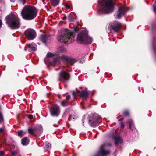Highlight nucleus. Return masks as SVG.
<instances>
[{
  "label": "nucleus",
  "instance_id": "46",
  "mask_svg": "<svg viewBox=\"0 0 156 156\" xmlns=\"http://www.w3.org/2000/svg\"><path fill=\"white\" fill-rule=\"evenodd\" d=\"M23 100H24V101H26V99L25 98H24V99H23Z\"/></svg>",
  "mask_w": 156,
  "mask_h": 156
},
{
  "label": "nucleus",
  "instance_id": "34",
  "mask_svg": "<svg viewBox=\"0 0 156 156\" xmlns=\"http://www.w3.org/2000/svg\"><path fill=\"white\" fill-rule=\"evenodd\" d=\"M4 132V129L2 128H0V133H2Z\"/></svg>",
  "mask_w": 156,
  "mask_h": 156
},
{
  "label": "nucleus",
  "instance_id": "52",
  "mask_svg": "<svg viewBox=\"0 0 156 156\" xmlns=\"http://www.w3.org/2000/svg\"><path fill=\"white\" fill-rule=\"evenodd\" d=\"M12 103H14V102H12Z\"/></svg>",
  "mask_w": 156,
  "mask_h": 156
},
{
  "label": "nucleus",
  "instance_id": "15",
  "mask_svg": "<svg viewBox=\"0 0 156 156\" xmlns=\"http://www.w3.org/2000/svg\"><path fill=\"white\" fill-rule=\"evenodd\" d=\"M28 49V51L30 52L34 51L37 50V45L34 43H32L28 45L27 47L25 48L24 50L26 51L27 49Z\"/></svg>",
  "mask_w": 156,
  "mask_h": 156
},
{
  "label": "nucleus",
  "instance_id": "39",
  "mask_svg": "<svg viewBox=\"0 0 156 156\" xmlns=\"http://www.w3.org/2000/svg\"><path fill=\"white\" fill-rule=\"evenodd\" d=\"M87 98H83V101H86L87 100Z\"/></svg>",
  "mask_w": 156,
  "mask_h": 156
},
{
  "label": "nucleus",
  "instance_id": "47",
  "mask_svg": "<svg viewBox=\"0 0 156 156\" xmlns=\"http://www.w3.org/2000/svg\"><path fill=\"white\" fill-rule=\"evenodd\" d=\"M82 121L83 122V123H84V122H83L84 121V119H82Z\"/></svg>",
  "mask_w": 156,
  "mask_h": 156
},
{
  "label": "nucleus",
  "instance_id": "27",
  "mask_svg": "<svg viewBox=\"0 0 156 156\" xmlns=\"http://www.w3.org/2000/svg\"><path fill=\"white\" fill-rule=\"evenodd\" d=\"M153 10L154 11V12L156 14V1L155 2V4L154 5H153Z\"/></svg>",
  "mask_w": 156,
  "mask_h": 156
},
{
  "label": "nucleus",
  "instance_id": "48",
  "mask_svg": "<svg viewBox=\"0 0 156 156\" xmlns=\"http://www.w3.org/2000/svg\"><path fill=\"white\" fill-rule=\"evenodd\" d=\"M10 101L11 102H12V99H10Z\"/></svg>",
  "mask_w": 156,
  "mask_h": 156
},
{
  "label": "nucleus",
  "instance_id": "8",
  "mask_svg": "<svg viewBox=\"0 0 156 156\" xmlns=\"http://www.w3.org/2000/svg\"><path fill=\"white\" fill-rule=\"evenodd\" d=\"M28 131L30 134L36 136L42 133L43 128L41 126H38L34 128L29 127L28 129Z\"/></svg>",
  "mask_w": 156,
  "mask_h": 156
},
{
  "label": "nucleus",
  "instance_id": "40",
  "mask_svg": "<svg viewBox=\"0 0 156 156\" xmlns=\"http://www.w3.org/2000/svg\"><path fill=\"white\" fill-rule=\"evenodd\" d=\"M65 51V49H63V50H61V52L62 53V52H64Z\"/></svg>",
  "mask_w": 156,
  "mask_h": 156
},
{
  "label": "nucleus",
  "instance_id": "36",
  "mask_svg": "<svg viewBox=\"0 0 156 156\" xmlns=\"http://www.w3.org/2000/svg\"><path fill=\"white\" fill-rule=\"evenodd\" d=\"M72 94H73V97H75L76 96V94L74 91H73L72 92Z\"/></svg>",
  "mask_w": 156,
  "mask_h": 156
},
{
  "label": "nucleus",
  "instance_id": "21",
  "mask_svg": "<svg viewBox=\"0 0 156 156\" xmlns=\"http://www.w3.org/2000/svg\"><path fill=\"white\" fill-rule=\"evenodd\" d=\"M2 108L0 105V124L4 122V118L3 115L2 113Z\"/></svg>",
  "mask_w": 156,
  "mask_h": 156
},
{
  "label": "nucleus",
  "instance_id": "16",
  "mask_svg": "<svg viewBox=\"0 0 156 156\" xmlns=\"http://www.w3.org/2000/svg\"><path fill=\"white\" fill-rule=\"evenodd\" d=\"M113 139L115 140V146H117L119 144H122L123 143V139L120 136H114Z\"/></svg>",
  "mask_w": 156,
  "mask_h": 156
},
{
  "label": "nucleus",
  "instance_id": "22",
  "mask_svg": "<svg viewBox=\"0 0 156 156\" xmlns=\"http://www.w3.org/2000/svg\"><path fill=\"white\" fill-rule=\"evenodd\" d=\"M59 1V0H51V2L52 5L55 7L58 4Z\"/></svg>",
  "mask_w": 156,
  "mask_h": 156
},
{
  "label": "nucleus",
  "instance_id": "19",
  "mask_svg": "<svg viewBox=\"0 0 156 156\" xmlns=\"http://www.w3.org/2000/svg\"><path fill=\"white\" fill-rule=\"evenodd\" d=\"M89 92L87 90L82 91L80 93V95L82 97H87L88 96Z\"/></svg>",
  "mask_w": 156,
  "mask_h": 156
},
{
  "label": "nucleus",
  "instance_id": "41",
  "mask_svg": "<svg viewBox=\"0 0 156 156\" xmlns=\"http://www.w3.org/2000/svg\"><path fill=\"white\" fill-rule=\"evenodd\" d=\"M66 19V17H64L63 18V20H65Z\"/></svg>",
  "mask_w": 156,
  "mask_h": 156
},
{
  "label": "nucleus",
  "instance_id": "4",
  "mask_svg": "<svg viewBox=\"0 0 156 156\" xmlns=\"http://www.w3.org/2000/svg\"><path fill=\"white\" fill-rule=\"evenodd\" d=\"M6 23L12 29L19 28L20 25V20L12 15H10L6 17Z\"/></svg>",
  "mask_w": 156,
  "mask_h": 156
},
{
  "label": "nucleus",
  "instance_id": "25",
  "mask_svg": "<svg viewBox=\"0 0 156 156\" xmlns=\"http://www.w3.org/2000/svg\"><path fill=\"white\" fill-rule=\"evenodd\" d=\"M51 147V145L49 143H48L45 147V148L47 149H50Z\"/></svg>",
  "mask_w": 156,
  "mask_h": 156
},
{
  "label": "nucleus",
  "instance_id": "28",
  "mask_svg": "<svg viewBox=\"0 0 156 156\" xmlns=\"http://www.w3.org/2000/svg\"><path fill=\"white\" fill-rule=\"evenodd\" d=\"M5 154V153L4 151H0V156H4Z\"/></svg>",
  "mask_w": 156,
  "mask_h": 156
},
{
  "label": "nucleus",
  "instance_id": "23",
  "mask_svg": "<svg viewBox=\"0 0 156 156\" xmlns=\"http://www.w3.org/2000/svg\"><path fill=\"white\" fill-rule=\"evenodd\" d=\"M122 115L124 117L128 116L129 115V111L127 110H124L123 112Z\"/></svg>",
  "mask_w": 156,
  "mask_h": 156
},
{
  "label": "nucleus",
  "instance_id": "43",
  "mask_svg": "<svg viewBox=\"0 0 156 156\" xmlns=\"http://www.w3.org/2000/svg\"><path fill=\"white\" fill-rule=\"evenodd\" d=\"M2 133H3L4 135H5V134H6V132H5L4 131V132Z\"/></svg>",
  "mask_w": 156,
  "mask_h": 156
},
{
  "label": "nucleus",
  "instance_id": "5",
  "mask_svg": "<svg viewBox=\"0 0 156 156\" xmlns=\"http://www.w3.org/2000/svg\"><path fill=\"white\" fill-rule=\"evenodd\" d=\"M56 57L57 58H54L53 60L50 62L51 65H54L59 63V60L60 59H61L65 62L69 63L72 64L75 62L76 61L75 58H69L63 55H62L61 56H60L59 55H56Z\"/></svg>",
  "mask_w": 156,
  "mask_h": 156
},
{
  "label": "nucleus",
  "instance_id": "37",
  "mask_svg": "<svg viewBox=\"0 0 156 156\" xmlns=\"http://www.w3.org/2000/svg\"><path fill=\"white\" fill-rule=\"evenodd\" d=\"M2 23L1 20H0V28H1L2 25Z\"/></svg>",
  "mask_w": 156,
  "mask_h": 156
},
{
  "label": "nucleus",
  "instance_id": "26",
  "mask_svg": "<svg viewBox=\"0 0 156 156\" xmlns=\"http://www.w3.org/2000/svg\"><path fill=\"white\" fill-rule=\"evenodd\" d=\"M54 56V54L51 53H47V56L48 57H53Z\"/></svg>",
  "mask_w": 156,
  "mask_h": 156
},
{
  "label": "nucleus",
  "instance_id": "50",
  "mask_svg": "<svg viewBox=\"0 0 156 156\" xmlns=\"http://www.w3.org/2000/svg\"><path fill=\"white\" fill-rule=\"evenodd\" d=\"M94 137L96 138V135L94 136Z\"/></svg>",
  "mask_w": 156,
  "mask_h": 156
},
{
  "label": "nucleus",
  "instance_id": "44",
  "mask_svg": "<svg viewBox=\"0 0 156 156\" xmlns=\"http://www.w3.org/2000/svg\"><path fill=\"white\" fill-rule=\"evenodd\" d=\"M2 147V144H1L0 145V149Z\"/></svg>",
  "mask_w": 156,
  "mask_h": 156
},
{
  "label": "nucleus",
  "instance_id": "3",
  "mask_svg": "<svg viewBox=\"0 0 156 156\" xmlns=\"http://www.w3.org/2000/svg\"><path fill=\"white\" fill-rule=\"evenodd\" d=\"M74 35L73 33L69 30H63L62 34L58 37V39L61 42L65 43H70L74 39Z\"/></svg>",
  "mask_w": 156,
  "mask_h": 156
},
{
  "label": "nucleus",
  "instance_id": "11",
  "mask_svg": "<svg viewBox=\"0 0 156 156\" xmlns=\"http://www.w3.org/2000/svg\"><path fill=\"white\" fill-rule=\"evenodd\" d=\"M69 73L66 72L62 71L60 73L58 80L63 83H65L69 80Z\"/></svg>",
  "mask_w": 156,
  "mask_h": 156
},
{
  "label": "nucleus",
  "instance_id": "2",
  "mask_svg": "<svg viewBox=\"0 0 156 156\" xmlns=\"http://www.w3.org/2000/svg\"><path fill=\"white\" fill-rule=\"evenodd\" d=\"M21 15L25 20H31L36 16L37 12L35 8L30 5L25 6L21 12Z\"/></svg>",
  "mask_w": 156,
  "mask_h": 156
},
{
  "label": "nucleus",
  "instance_id": "20",
  "mask_svg": "<svg viewBox=\"0 0 156 156\" xmlns=\"http://www.w3.org/2000/svg\"><path fill=\"white\" fill-rule=\"evenodd\" d=\"M70 98H66V100H63L61 102V105L63 107H66L69 105L68 101Z\"/></svg>",
  "mask_w": 156,
  "mask_h": 156
},
{
  "label": "nucleus",
  "instance_id": "30",
  "mask_svg": "<svg viewBox=\"0 0 156 156\" xmlns=\"http://www.w3.org/2000/svg\"><path fill=\"white\" fill-rule=\"evenodd\" d=\"M22 132L21 131H19L18 132V135L19 136L22 137Z\"/></svg>",
  "mask_w": 156,
  "mask_h": 156
},
{
  "label": "nucleus",
  "instance_id": "35",
  "mask_svg": "<svg viewBox=\"0 0 156 156\" xmlns=\"http://www.w3.org/2000/svg\"><path fill=\"white\" fill-rule=\"evenodd\" d=\"M72 117V115H69V117L68 118V120L69 121H70L71 120Z\"/></svg>",
  "mask_w": 156,
  "mask_h": 156
},
{
  "label": "nucleus",
  "instance_id": "51",
  "mask_svg": "<svg viewBox=\"0 0 156 156\" xmlns=\"http://www.w3.org/2000/svg\"><path fill=\"white\" fill-rule=\"evenodd\" d=\"M122 118H121V119H120V120H122Z\"/></svg>",
  "mask_w": 156,
  "mask_h": 156
},
{
  "label": "nucleus",
  "instance_id": "18",
  "mask_svg": "<svg viewBox=\"0 0 156 156\" xmlns=\"http://www.w3.org/2000/svg\"><path fill=\"white\" fill-rule=\"evenodd\" d=\"M48 36L47 35H42L41 36L40 39L43 42L45 43L48 40Z\"/></svg>",
  "mask_w": 156,
  "mask_h": 156
},
{
  "label": "nucleus",
  "instance_id": "33",
  "mask_svg": "<svg viewBox=\"0 0 156 156\" xmlns=\"http://www.w3.org/2000/svg\"><path fill=\"white\" fill-rule=\"evenodd\" d=\"M4 143L5 144H6V141H7V139H6V136H4Z\"/></svg>",
  "mask_w": 156,
  "mask_h": 156
},
{
  "label": "nucleus",
  "instance_id": "38",
  "mask_svg": "<svg viewBox=\"0 0 156 156\" xmlns=\"http://www.w3.org/2000/svg\"><path fill=\"white\" fill-rule=\"evenodd\" d=\"M11 154L13 155H15L16 154V153L14 151L12 152Z\"/></svg>",
  "mask_w": 156,
  "mask_h": 156
},
{
  "label": "nucleus",
  "instance_id": "29",
  "mask_svg": "<svg viewBox=\"0 0 156 156\" xmlns=\"http://www.w3.org/2000/svg\"><path fill=\"white\" fill-rule=\"evenodd\" d=\"M125 126L124 123L121 122L120 123V127L122 129H123L124 128Z\"/></svg>",
  "mask_w": 156,
  "mask_h": 156
},
{
  "label": "nucleus",
  "instance_id": "31",
  "mask_svg": "<svg viewBox=\"0 0 156 156\" xmlns=\"http://www.w3.org/2000/svg\"><path fill=\"white\" fill-rule=\"evenodd\" d=\"M28 117L30 119H32L33 118V115L32 114H30L28 115Z\"/></svg>",
  "mask_w": 156,
  "mask_h": 156
},
{
  "label": "nucleus",
  "instance_id": "1",
  "mask_svg": "<svg viewBox=\"0 0 156 156\" xmlns=\"http://www.w3.org/2000/svg\"><path fill=\"white\" fill-rule=\"evenodd\" d=\"M99 7L98 13L99 14H108L113 10V0H100L98 1Z\"/></svg>",
  "mask_w": 156,
  "mask_h": 156
},
{
  "label": "nucleus",
  "instance_id": "24",
  "mask_svg": "<svg viewBox=\"0 0 156 156\" xmlns=\"http://www.w3.org/2000/svg\"><path fill=\"white\" fill-rule=\"evenodd\" d=\"M128 123L129 124V129H130L131 130L133 131V129H132L131 126H132L133 123V121L132 120H129L128 121Z\"/></svg>",
  "mask_w": 156,
  "mask_h": 156
},
{
  "label": "nucleus",
  "instance_id": "6",
  "mask_svg": "<svg viewBox=\"0 0 156 156\" xmlns=\"http://www.w3.org/2000/svg\"><path fill=\"white\" fill-rule=\"evenodd\" d=\"M77 40L80 43L90 44L92 42V39L89 37L86 32L82 31L79 34L77 37Z\"/></svg>",
  "mask_w": 156,
  "mask_h": 156
},
{
  "label": "nucleus",
  "instance_id": "13",
  "mask_svg": "<svg viewBox=\"0 0 156 156\" xmlns=\"http://www.w3.org/2000/svg\"><path fill=\"white\" fill-rule=\"evenodd\" d=\"M127 10V9L124 6L120 7L119 9L117 12L118 13L117 15V18H120L122 16L126 14Z\"/></svg>",
  "mask_w": 156,
  "mask_h": 156
},
{
  "label": "nucleus",
  "instance_id": "17",
  "mask_svg": "<svg viewBox=\"0 0 156 156\" xmlns=\"http://www.w3.org/2000/svg\"><path fill=\"white\" fill-rule=\"evenodd\" d=\"M29 141V139L27 137H26L22 139L21 143L23 146H26L28 144Z\"/></svg>",
  "mask_w": 156,
  "mask_h": 156
},
{
  "label": "nucleus",
  "instance_id": "12",
  "mask_svg": "<svg viewBox=\"0 0 156 156\" xmlns=\"http://www.w3.org/2000/svg\"><path fill=\"white\" fill-rule=\"evenodd\" d=\"M25 34L28 39L31 40L34 39L36 36V33L34 30L29 29L25 31Z\"/></svg>",
  "mask_w": 156,
  "mask_h": 156
},
{
  "label": "nucleus",
  "instance_id": "42",
  "mask_svg": "<svg viewBox=\"0 0 156 156\" xmlns=\"http://www.w3.org/2000/svg\"><path fill=\"white\" fill-rule=\"evenodd\" d=\"M10 1L11 2H13L15 1V0H10Z\"/></svg>",
  "mask_w": 156,
  "mask_h": 156
},
{
  "label": "nucleus",
  "instance_id": "14",
  "mask_svg": "<svg viewBox=\"0 0 156 156\" xmlns=\"http://www.w3.org/2000/svg\"><path fill=\"white\" fill-rule=\"evenodd\" d=\"M121 23L116 21L113 22L111 24V27L115 32L118 31L121 28Z\"/></svg>",
  "mask_w": 156,
  "mask_h": 156
},
{
  "label": "nucleus",
  "instance_id": "49",
  "mask_svg": "<svg viewBox=\"0 0 156 156\" xmlns=\"http://www.w3.org/2000/svg\"><path fill=\"white\" fill-rule=\"evenodd\" d=\"M21 1H22V2H23L24 1H25V0H20Z\"/></svg>",
  "mask_w": 156,
  "mask_h": 156
},
{
  "label": "nucleus",
  "instance_id": "9",
  "mask_svg": "<svg viewBox=\"0 0 156 156\" xmlns=\"http://www.w3.org/2000/svg\"><path fill=\"white\" fill-rule=\"evenodd\" d=\"M50 111L51 115L52 116L58 117L60 113V107L57 105H54L50 108Z\"/></svg>",
  "mask_w": 156,
  "mask_h": 156
},
{
  "label": "nucleus",
  "instance_id": "10",
  "mask_svg": "<svg viewBox=\"0 0 156 156\" xmlns=\"http://www.w3.org/2000/svg\"><path fill=\"white\" fill-rule=\"evenodd\" d=\"M105 146L104 144L101 146L99 150L94 156H105L109 154L110 151H105Z\"/></svg>",
  "mask_w": 156,
  "mask_h": 156
},
{
  "label": "nucleus",
  "instance_id": "7",
  "mask_svg": "<svg viewBox=\"0 0 156 156\" xmlns=\"http://www.w3.org/2000/svg\"><path fill=\"white\" fill-rule=\"evenodd\" d=\"M101 117L97 115H94L89 117V123L92 127L98 126L101 123Z\"/></svg>",
  "mask_w": 156,
  "mask_h": 156
},
{
  "label": "nucleus",
  "instance_id": "32",
  "mask_svg": "<svg viewBox=\"0 0 156 156\" xmlns=\"http://www.w3.org/2000/svg\"><path fill=\"white\" fill-rule=\"evenodd\" d=\"M64 6L66 9H69L70 8V6L67 3H65Z\"/></svg>",
  "mask_w": 156,
  "mask_h": 156
},
{
  "label": "nucleus",
  "instance_id": "45",
  "mask_svg": "<svg viewBox=\"0 0 156 156\" xmlns=\"http://www.w3.org/2000/svg\"><path fill=\"white\" fill-rule=\"evenodd\" d=\"M70 95H69V96H67V97H66V98H70Z\"/></svg>",
  "mask_w": 156,
  "mask_h": 156
}]
</instances>
